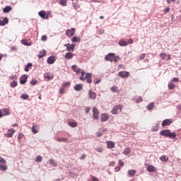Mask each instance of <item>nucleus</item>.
I'll return each mask as SVG.
<instances>
[{
  "mask_svg": "<svg viewBox=\"0 0 181 181\" xmlns=\"http://www.w3.org/2000/svg\"><path fill=\"white\" fill-rule=\"evenodd\" d=\"M173 121V120L172 119H166L163 121L161 125H162V127H168V126L170 125V124H172Z\"/></svg>",
  "mask_w": 181,
  "mask_h": 181,
  "instance_id": "obj_12",
  "label": "nucleus"
},
{
  "mask_svg": "<svg viewBox=\"0 0 181 181\" xmlns=\"http://www.w3.org/2000/svg\"><path fill=\"white\" fill-rule=\"evenodd\" d=\"M168 88L170 90H173V88H175V84H173V83H170L168 84Z\"/></svg>",
  "mask_w": 181,
  "mask_h": 181,
  "instance_id": "obj_46",
  "label": "nucleus"
},
{
  "mask_svg": "<svg viewBox=\"0 0 181 181\" xmlns=\"http://www.w3.org/2000/svg\"><path fill=\"white\" fill-rule=\"evenodd\" d=\"M32 132H33V134H37V132H39V127L33 126Z\"/></svg>",
  "mask_w": 181,
  "mask_h": 181,
  "instance_id": "obj_32",
  "label": "nucleus"
},
{
  "mask_svg": "<svg viewBox=\"0 0 181 181\" xmlns=\"http://www.w3.org/2000/svg\"><path fill=\"white\" fill-rule=\"evenodd\" d=\"M71 69L74 73H76V74H80V72L81 71L80 68H77V65H72Z\"/></svg>",
  "mask_w": 181,
  "mask_h": 181,
  "instance_id": "obj_22",
  "label": "nucleus"
},
{
  "mask_svg": "<svg viewBox=\"0 0 181 181\" xmlns=\"http://www.w3.org/2000/svg\"><path fill=\"white\" fill-rule=\"evenodd\" d=\"M118 45L119 46H128V42H127L125 40H120L118 42Z\"/></svg>",
  "mask_w": 181,
  "mask_h": 181,
  "instance_id": "obj_24",
  "label": "nucleus"
},
{
  "mask_svg": "<svg viewBox=\"0 0 181 181\" xmlns=\"http://www.w3.org/2000/svg\"><path fill=\"white\" fill-rule=\"evenodd\" d=\"M32 66H33L32 63H28L25 68V71H29V70L32 69Z\"/></svg>",
  "mask_w": 181,
  "mask_h": 181,
  "instance_id": "obj_36",
  "label": "nucleus"
},
{
  "mask_svg": "<svg viewBox=\"0 0 181 181\" xmlns=\"http://www.w3.org/2000/svg\"><path fill=\"white\" fill-rule=\"evenodd\" d=\"M106 144L107 149H112L113 148H115V143L112 141H106Z\"/></svg>",
  "mask_w": 181,
  "mask_h": 181,
  "instance_id": "obj_15",
  "label": "nucleus"
},
{
  "mask_svg": "<svg viewBox=\"0 0 181 181\" xmlns=\"http://www.w3.org/2000/svg\"><path fill=\"white\" fill-rule=\"evenodd\" d=\"M10 78L11 80H16L18 78V77L16 76V75H12L10 76Z\"/></svg>",
  "mask_w": 181,
  "mask_h": 181,
  "instance_id": "obj_52",
  "label": "nucleus"
},
{
  "mask_svg": "<svg viewBox=\"0 0 181 181\" xmlns=\"http://www.w3.org/2000/svg\"><path fill=\"white\" fill-rule=\"evenodd\" d=\"M41 40H42V42H46V40H47V35H42L41 37Z\"/></svg>",
  "mask_w": 181,
  "mask_h": 181,
  "instance_id": "obj_50",
  "label": "nucleus"
},
{
  "mask_svg": "<svg viewBox=\"0 0 181 181\" xmlns=\"http://www.w3.org/2000/svg\"><path fill=\"white\" fill-rule=\"evenodd\" d=\"M13 134H15V129H10L7 131V133H6L4 135L6 138H12V136H13Z\"/></svg>",
  "mask_w": 181,
  "mask_h": 181,
  "instance_id": "obj_9",
  "label": "nucleus"
},
{
  "mask_svg": "<svg viewBox=\"0 0 181 181\" xmlns=\"http://www.w3.org/2000/svg\"><path fill=\"white\" fill-rule=\"evenodd\" d=\"M54 62H56V57H54V56H51V57H48V59L47 60V63H48V64H53V63H54Z\"/></svg>",
  "mask_w": 181,
  "mask_h": 181,
  "instance_id": "obj_19",
  "label": "nucleus"
},
{
  "mask_svg": "<svg viewBox=\"0 0 181 181\" xmlns=\"http://www.w3.org/2000/svg\"><path fill=\"white\" fill-rule=\"evenodd\" d=\"M117 76L122 78H128V77H129V72L126 71H119Z\"/></svg>",
  "mask_w": 181,
  "mask_h": 181,
  "instance_id": "obj_6",
  "label": "nucleus"
},
{
  "mask_svg": "<svg viewBox=\"0 0 181 181\" xmlns=\"http://www.w3.org/2000/svg\"><path fill=\"white\" fill-rule=\"evenodd\" d=\"M10 86L12 88H15V87L18 86V82H16V81H14L11 83Z\"/></svg>",
  "mask_w": 181,
  "mask_h": 181,
  "instance_id": "obj_42",
  "label": "nucleus"
},
{
  "mask_svg": "<svg viewBox=\"0 0 181 181\" xmlns=\"http://www.w3.org/2000/svg\"><path fill=\"white\" fill-rule=\"evenodd\" d=\"M21 98H22L23 100H28V98H29V95H27V94L22 95L21 96Z\"/></svg>",
  "mask_w": 181,
  "mask_h": 181,
  "instance_id": "obj_44",
  "label": "nucleus"
},
{
  "mask_svg": "<svg viewBox=\"0 0 181 181\" xmlns=\"http://www.w3.org/2000/svg\"><path fill=\"white\" fill-rule=\"evenodd\" d=\"M71 84V83L70 82H66V83H63L62 86L64 88H65V87H70Z\"/></svg>",
  "mask_w": 181,
  "mask_h": 181,
  "instance_id": "obj_45",
  "label": "nucleus"
},
{
  "mask_svg": "<svg viewBox=\"0 0 181 181\" xmlns=\"http://www.w3.org/2000/svg\"><path fill=\"white\" fill-rule=\"evenodd\" d=\"M11 11H12V7H11V6H6L3 8V12H4V13H8V12H11Z\"/></svg>",
  "mask_w": 181,
  "mask_h": 181,
  "instance_id": "obj_27",
  "label": "nucleus"
},
{
  "mask_svg": "<svg viewBox=\"0 0 181 181\" xmlns=\"http://www.w3.org/2000/svg\"><path fill=\"white\" fill-rule=\"evenodd\" d=\"M153 107H155V103H150L149 105H148V106H147V110H152V108Z\"/></svg>",
  "mask_w": 181,
  "mask_h": 181,
  "instance_id": "obj_43",
  "label": "nucleus"
},
{
  "mask_svg": "<svg viewBox=\"0 0 181 181\" xmlns=\"http://www.w3.org/2000/svg\"><path fill=\"white\" fill-rule=\"evenodd\" d=\"M100 115V112H98V109L97 107H94L93 108V117L94 119H98V117Z\"/></svg>",
  "mask_w": 181,
  "mask_h": 181,
  "instance_id": "obj_8",
  "label": "nucleus"
},
{
  "mask_svg": "<svg viewBox=\"0 0 181 181\" xmlns=\"http://www.w3.org/2000/svg\"><path fill=\"white\" fill-rule=\"evenodd\" d=\"M136 173V170H128V175L130 176V177H134V176H135Z\"/></svg>",
  "mask_w": 181,
  "mask_h": 181,
  "instance_id": "obj_29",
  "label": "nucleus"
},
{
  "mask_svg": "<svg viewBox=\"0 0 181 181\" xmlns=\"http://www.w3.org/2000/svg\"><path fill=\"white\" fill-rule=\"evenodd\" d=\"M134 43V40L132 38H130L127 42V45H132Z\"/></svg>",
  "mask_w": 181,
  "mask_h": 181,
  "instance_id": "obj_54",
  "label": "nucleus"
},
{
  "mask_svg": "<svg viewBox=\"0 0 181 181\" xmlns=\"http://www.w3.org/2000/svg\"><path fill=\"white\" fill-rule=\"evenodd\" d=\"M23 136H25V135H23V134L22 133H20L18 136V141H21V139H23Z\"/></svg>",
  "mask_w": 181,
  "mask_h": 181,
  "instance_id": "obj_48",
  "label": "nucleus"
},
{
  "mask_svg": "<svg viewBox=\"0 0 181 181\" xmlns=\"http://www.w3.org/2000/svg\"><path fill=\"white\" fill-rule=\"evenodd\" d=\"M159 129V124H156L152 129L153 132H156Z\"/></svg>",
  "mask_w": 181,
  "mask_h": 181,
  "instance_id": "obj_39",
  "label": "nucleus"
},
{
  "mask_svg": "<svg viewBox=\"0 0 181 181\" xmlns=\"http://www.w3.org/2000/svg\"><path fill=\"white\" fill-rule=\"evenodd\" d=\"M81 40V39L79 37H74L71 39V41L73 43H78V42H80Z\"/></svg>",
  "mask_w": 181,
  "mask_h": 181,
  "instance_id": "obj_31",
  "label": "nucleus"
},
{
  "mask_svg": "<svg viewBox=\"0 0 181 181\" xmlns=\"http://www.w3.org/2000/svg\"><path fill=\"white\" fill-rule=\"evenodd\" d=\"M160 135H162L163 136H165L166 138H171L172 139H173L174 138H176V134L173 132H170V130L169 129L162 130L160 132Z\"/></svg>",
  "mask_w": 181,
  "mask_h": 181,
  "instance_id": "obj_3",
  "label": "nucleus"
},
{
  "mask_svg": "<svg viewBox=\"0 0 181 181\" xmlns=\"http://www.w3.org/2000/svg\"><path fill=\"white\" fill-rule=\"evenodd\" d=\"M39 16L43 18V19H49V16L46 15V11H41L38 13Z\"/></svg>",
  "mask_w": 181,
  "mask_h": 181,
  "instance_id": "obj_18",
  "label": "nucleus"
},
{
  "mask_svg": "<svg viewBox=\"0 0 181 181\" xmlns=\"http://www.w3.org/2000/svg\"><path fill=\"white\" fill-rule=\"evenodd\" d=\"M88 95L90 100H95V98H97V93L92 90H88Z\"/></svg>",
  "mask_w": 181,
  "mask_h": 181,
  "instance_id": "obj_13",
  "label": "nucleus"
},
{
  "mask_svg": "<svg viewBox=\"0 0 181 181\" xmlns=\"http://www.w3.org/2000/svg\"><path fill=\"white\" fill-rule=\"evenodd\" d=\"M92 181H100V180H98V178H97L95 177H92Z\"/></svg>",
  "mask_w": 181,
  "mask_h": 181,
  "instance_id": "obj_63",
  "label": "nucleus"
},
{
  "mask_svg": "<svg viewBox=\"0 0 181 181\" xmlns=\"http://www.w3.org/2000/svg\"><path fill=\"white\" fill-rule=\"evenodd\" d=\"M68 125L69 127H71V128H76V127H77V125H78V123H77V122H76V121L69 122H68Z\"/></svg>",
  "mask_w": 181,
  "mask_h": 181,
  "instance_id": "obj_28",
  "label": "nucleus"
},
{
  "mask_svg": "<svg viewBox=\"0 0 181 181\" xmlns=\"http://www.w3.org/2000/svg\"><path fill=\"white\" fill-rule=\"evenodd\" d=\"M9 23V20L7 17H5L3 21L0 20V26H5V25Z\"/></svg>",
  "mask_w": 181,
  "mask_h": 181,
  "instance_id": "obj_21",
  "label": "nucleus"
},
{
  "mask_svg": "<svg viewBox=\"0 0 181 181\" xmlns=\"http://www.w3.org/2000/svg\"><path fill=\"white\" fill-rule=\"evenodd\" d=\"M86 154H83V155H82L81 157H80V159L81 160H84V159H86Z\"/></svg>",
  "mask_w": 181,
  "mask_h": 181,
  "instance_id": "obj_62",
  "label": "nucleus"
},
{
  "mask_svg": "<svg viewBox=\"0 0 181 181\" xmlns=\"http://www.w3.org/2000/svg\"><path fill=\"white\" fill-rule=\"evenodd\" d=\"M86 75V76H85ZM85 76V77H84ZM92 75L90 73H86L84 71H81V77L79 78V80L81 81H84V80H86L87 83L88 84H91L93 83V79H91Z\"/></svg>",
  "mask_w": 181,
  "mask_h": 181,
  "instance_id": "obj_1",
  "label": "nucleus"
},
{
  "mask_svg": "<svg viewBox=\"0 0 181 181\" xmlns=\"http://www.w3.org/2000/svg\"><path fill=\"white\" fill-rule=\"evenodd\" d=\"M142 101H144V100L142 99L141 97H139V98L136 100V103H142Z\"/></svg>",
  "mask_w": 181,
  "mask_h": 181,
  "instance_id": "obj_56",
  "label": "nucleus"
},
{
  "mask_svg": "<svg viewBox=\"0 0 181 181\" xmlns=\"http://www.w3.org/2000/svg\"><path fill=\"white\" fill-rule=\"evenodd\" d=\"M0 170H8V165H6V160L2 157H0Z\"/></svg>",
  "mask_w": 181,
  "mask_h": 181,
  "instance_id": "obj_5",
  "label": "nucleus"
},
{
  "mask_svg": "<svg viewBox=\"0 0 181 181\" xmlns=\"http://www.w3.org/2000/svg\"><path fill=\"white\" fill-rule=\"evenodd\" d=\"M110 119V117H108V115L103 113L101 115V119L100 121L102 122H105V121H108V119Z\"/></svg>",
  "mask_w": 181,
  "mask_h": 181,
  "instance_id": "obj_20",
  "label": "nucleus"
},
{
  "mask_svg": "<svg viewBox=\"0 0 181 181\" xmlns=\"http://www.w3.org/2000/svg\"><path fill=\"white\" fill-rule=\"evenodd\" d=\"M110 91H112V93H117V91H118V87L117 86H112L110 88Z\"/></svg>",
  "mask_w": 181,
  "mask_h": 181,
  "instance_id": "obj_41",
  "label": "nucleus"
},
{
  "mask_svg": "<svg viewBox=\"0 0 181 181\" xmlns=\"http://www.w3.org/2000/svg\"><path fill=\"white\" fill-rule=\"evenodd\" d=\"M59 4L62 6H67V1L66 0H60Z\"/></svg>",
  "mask_w": 181,
  "mask_h": 181,
  "instance_id": "obj_38",
  "label": "nucleus"
},
{
  "mask_svg": "<svg viewBox=\"0 0 181 181\" xmlns=\"http://www.w3.org/2000/svg\"><path fill=\"white\" fill-rule=\"evenodd\" d=\"M160 160H161V162H168V160H169V156H161L160 157Z\"/></svg>",
  "mask_w": 181,
  "mask_h": 181,
  "instance_id": "obj_30",
  "label": "nucleus"
},
{
  "mask_svg": "<svg viewBox=\"0 0 181 181\" xmlns=\"http://www.w3.org/2000/svg\"><path fill=\"white\" fill-rule=\"evenodd\" d=\"M105 60L106 62H114L115 63H117V62L119 60V56L115 55V53H109L105 57Z\"/></svg>",
  "mask_w": 181,
  "mask_h": 181,
  "instance_id": "obj_2",
  "label": "nucleus"
},
{
  "mask_svg": "<svg viewBox=\"0 0 181 181\" xmlns=\"http://www.w3.org/2000/svg\"><path fill=\"white\" fill-rule=\"evenodd\" d=\"M96 151H97V152H103V148H96Z\"/></svg>",
  "mask_w": 181,
  "mask_h": 181,
  "instance_id": "obj_64",
  "label": "nucleus"
},
{
  "mask_svg": "<svg viewBox=\"0 0 181 181\" xmlns=\"http://www.w3.org/2000/svg\"><path fill=\"white\" fill-rule=\"evenodd\" d=\"M103 136V134H101V132H98L96 133V136H98V138H100V136Z\"/></svg>",
  "mask_w": 181,
  "mask_h": 181,
  "instance_id": "obj_57",
  "label": "nucleus"
},
{
  "mask_svg": "<svg viewBox=\"0 0 181 181\" xmlns=\"http://www.w3.org/2000/svg\"><path fill=\"white\" fill-rule=\"evenodd\" d=\"M45 56H46V50L42 49L40 51V54L37 55V57L42 59V57H45Z\"/></svg>",
  "mask_w": 181,
  "mask_h": 181,
  "instance_id": "obj_25",
  "label": "nucleus"
},
{
  "mask_svg": "<svg viewBox=\"0 0 181 181\" xmlns=\"http://www.w3.org/2000/svg\"><path fill=\"white\" fill-rule=\"evenodd\" d=\"M49 163H51V165H53V166H57V163H54V160L53 159H50Z\"/></svg>",
  "mask_w": 181,
  "mask_h": 181,
  "instance_id": "obj_49",
  "label": "nucleus"
},
{
  "mask_svg": "<svg viewBox=\"0 0 181 181\" xmlns=\"http://www.w3.org/2000/svg\"><path fill=\"white\" fill-rule=\"evenodd\" d=\"M122 112V105H115L111 110V113L113 114V115H117V114H119Z\"/></svg>",
  "mask_w": 181,
  "mask_h": 181,
  "instance_id": "obj_4",
  "label": "nucleus"
},
{
  "mask_svg": "<svg viewBox=\"0 0 181 181\" xmlns=\"http://www.w3.org/2000/svg\"><path fill=\"white\" fill-rule=\"evenodd\" d=\"M74 9H76L77 11V9H80V5L74 4Z\"/></svg>",
  "mask_w": 181,
  "mask_h": 181,
  "instance_id": "obj_53",
  "label": "nucleus"
},
{
  "mask_svg": "<svg viewBox=\"0 0 181 181\" xmlns=\"http://www.w3.org/2000/svg\"><path fill=\"white\" fill-rule=\"evenodd\" d=\"M166 56H168L167 60H170V55H166L165 53H160V57H161V59H163V60H165L166 59Z\"/></svg>",
  "mask_w": 181,
  "mask_h": 181,
  "instance_id": "obj_26",
  "label": "nucleus"
},
{
  "mask_svg": "<svg viewBox=\"0 0 181 181\" xmlns=\"http://www.w3.org/2000/svg\"><path fill=\"white\" fill-rule=\"evenodd\" d=\"M58 142H69V139L66 137H62L57 139Z\"/></svg>",
  "mask_w": 181,
  "mask_h": 181,
  "instance_id": "obj_34",
  "label": "nucleus"
},
{
  "mask_svg": "<svg viewBox=\"0 0 181 181\" xmlns=\"http://www.w3.org/2000/svg\"><path fill=\"white\" fill-rule=\"evenodd\" d=\"M54 78V76L52 74L45 73L44 74V78L46 80V81H50V80H53Z\"/></svg>",
  "mask_w": 181,
  "mask_h": 181,
  "instance_id": "obj_10",
  "label": "nucleus"
},
{
  "mask_svg": "<svg viewBox=\"0 0 181 181\" xmlns=\"http://www.w3.org/2000/svg\"><path fill=\"white\" fill-rule=\"evenodd\" d=\"M11 50H12V52H16V50H17L16 47H15V46L11 47Z\"/></svg>",
  "mask_w": 181,
  "mask_h": 181,
  "instance_id": "obj_59",
  "label": "nucleus"
},
{
  "mask_svg": "<svg viewBox=\"0 0 181 181\" xmlns=\"http://www.w3.org/2000/svg\"><path fill=\"white\" fill-rule=\"evenodd\" d=\"M21 44L24 45V46H30V43L28 42V40H21Z\"/></svg>",
  "mask_w": 181,
  "mask_h": 181,
  "instance_id": "obj_37",
  "label": "nucleus"
},
{
  "mask_svg": "<svg viewBox=\"0 0 181 181\" xmlns=\"http://www.w3.org/2000/svg\"><path fill=\"white\" fill-rule=\"evenodd\" d=\"M30 84H32V86H35V84H37V80L33 79L30 82Z\"/></svg>",
  "mask_w": 181,
  "mask_h": 181,
  "instance_id": "obj_47",
  "label": "nucleus"
},
{
  "mask_svg": "<svg viewBox=\"0 0 181 181\" xmlns=\"http://www.w3.org/2000/svg\"><path fill=\"white\" fill-rule=\"evenodd\" d=\"M74 89L75 90V91H81V90H83V84L79 83V84L76 85L74 87Z\"/></svg>",
  "mask_w": 181,
  "mask_h": 181,
  "instance_id": "obj_23",
  "label": "nucleus"
},
{
  "mask_svg": "<svg viewBox=\"0 0 181 181\" xmlns=\"http://www.w3.org/2000/svg\"><path fill=\"white\" fill-rule=\"evenodd\" d=\"M121 170V167H116L115 168V171L119 172Z\"/></svg>",
  "mask_w": 181,
  "mask_h": 181,
  "instance_id": "obj_58",
  "label": "nucleus"
},
{
  "mask_svg": "<svg viewBox=\"0 0 181 181\" xmlns=\"http://www.w3.org/2000/svg\"><path fill=\"white\" fill-rule=\"evenodd\" d=\"M146 57V54H141L138 58V60H144Z\"/></svg>",
  "mask_w": 181,
  "mask_h": 181,
  "instance_id": "obj_40",
  "label": "nucleus"
},
{
  "mask_svg": "<svg viewBox=\"0 0 181 181\" xmlns=\"http://www.w3.org/2000/svg\"><path fill=\"white\" fill-rule=\"evenodd\" d=\"M6 115H11V110L8 108H4L1 110V117H5Z\"/></svg>",
  "mask_w": 181,
  "mask_h": 181,
  "instance_id": "obj_14",
  "label": "nucleus"
},
{
  "mask_svg": "<svg viewBox=\"0 0 181 181\" xmlns=\"http://www.w3.org/2000/svg\"><path fill=\"white\" fill-rule=\"evenodd\" d=\"M119 166H124V161H122V160H119Z\"/></svg>",
  "mask_w": 181,
  "mask_h": 181,
  "instance_id": "obj_55",
  "label": "nucleus"
},
{
  "mask_svg": "<svg viewBox=\"0 0 181 181\" xmlns=\"http://www.w3.org/2000/svg\"><path fill=\"white\" fill-rule=\"evenodd\" d=\"M26 81H28V75L24 74L20 78V83L25 84L26 83Z\"/></svg>",
  "mask_w": 181,
  "mask_h": 181,
  "instance_id": "obj_17",
  "label": "nucleus"
},
{
  "mask_svg": "<svg viewBox=\"0 0 181 181\" xmlns=\"http://www.w3.org/2000/svg\"><path fill=\"white\" fill-rule=\"evenodd\" d=\"M73 56L74 54L71 52H67L65 54V59H73Z\"/></svg>",
  "mask_w": 181,
  "mask_h": 181,
  "instance_id": "obj_35",
  "label": "nucleus"
},
{
  "mask_svg": "<svg viewBox=\"0 0 181 181\" xmlns=\"http://www.w3.org/2000/svg\"><path fill=\"white\" fill-rule=\"evenodd\" d=\"M43 158H42L41 156H37L36 158L37 162H40Z\"/></svg>",
  "mask_w": 181,
  "mask_h": 181,
  "instance_id": "obj_51",
  "label": "nucleus"
},
{
  "mask_svg": "<svg viewBox=\"0 0 181 181\" xmlns=\"http://www.w3.org/2000/svg\"><path fill=\"white\" fill-rule=\"evenodd\" d=\"M179 81V78H173V83H177Z\"/></svg>",
  "mask_w": 181,
  "mask_h": 181,
  "instance_id": "obj_60",
  "label": "nucleus"
},
{
  "mask_svg": "<svg viewBox=\"0 0 181 181\" xmlns=\"http://www.w3.org/2000/svg\"><path fill=\"white\" fill-rule=\"evenodd\" d=\"M65 47H66V50H68V52H74V49L76 47V45L74 44H70V43H67L64 45Z\"/></svg>",
  "mask_w": 181,
  "mask_h": 181,
  "instance_id": "obj_7",
  "label": "nucleus"
},
{
  "mask_svg": "<svg viewBox=\"0 0 181 181\" xmlns=\"http://www.w3.org/2000/svg\"><path fill=\"white\" fill-rule=\"evenodd\" d=\"M90 110H91V108H90L88 107H86V114H88V112H90Z\"/></svg>",
  "mask_w": 181,
  "mask_h": 181,
  "instance_id": "obj_61",
  "label": "nucleus"
},
{
  "mask_svg": "<svg viewBox=\"0 0 181 181\" xmlns=\"http://www.w3.org/2000/svg\"><path fill=\"white\" fill-rule=\"evenodd\" d=\"M146 170L147 172H149V173H155L156 172V168L152 165H147L146 167Z\"/></svg>",
  "mask_w": 181,
  "mask_h": 181,
  "instance_id": "obj_16",
  "label": "nucleus"
},
{
  "mask_svg": "<svg viewBox=\"0 0 181 181\" xmlns=\"http://www.w3.org/2000/svg\"><path fill=\"white\" fill-rule=\"evenodd\" d=\"M75 33L76 29L74 28L67 29L66 31V35H67L69 37H71V36H74Z\"/></svg>",
  "mask_w": 181,
  "mask_h": 181,
  "instance_id": "obj_11",
  "label": "nucleus"
},
{
  "mask_svg": "<svg viewBox=\"0 0 181 181\" xmlns=\"http://www.w3.org/2000/svg\"><path fill=\"white\" fill-rule=\"evenodd\" d=\"M124 155H129V153H131V148L127 147L126 148H124V151H123Z\"/></svg>",
  "mask_w": 181,
  "mask_h": 181,
  "instance_id": "obj_33",
  "label": "nucleus"
}]
</instances>
